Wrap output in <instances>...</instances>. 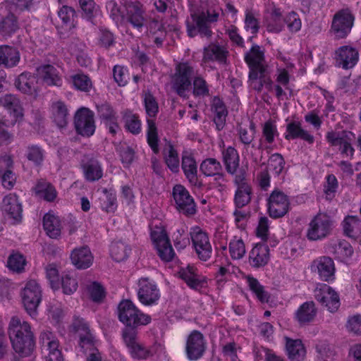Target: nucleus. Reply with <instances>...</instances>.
I'll use <instances>...</instances> for the list:
<instances>
[{
	"mask_svg": "<svg viewBox=\"0 0 361 361\" xmlns=\"http://www.w3.org/2000/svg\"><path fill=\"white\" fill-rule=\"evenodd\" d=\"M122 338L131 357L136 360H146L153 355L151 348L145 347L137 337L136 331L133 329L125 328Z\"/></svg>",
	"mask_w": 361,
	"mask_h": 361,
	"instance_id": "0eeeda50",
	"label": "nucleus"
},
{
	"mask_svg": "<svg viewBox=\"0 0 361 361\" xmlns=\"http://www.w3.org/2000/svg\"><path fill=\"white\" fill-rule=\"evenodd\" d=\"M220 10H208L207 13L191 14V20H188L187 32L190 37L200 35L202 37L209 38L212 31L209 23L216 22L219 19Z\"/></svg>",
	"mask_w": 361,
	"mask_h": 361,
	"instance_id": "f03ea898",
	"label": "nucleus"
},
{
	"mask_svg": "<svg viewBox=\"0 0 361 361\" xmlns=\"http://www.w3.org/2000/svg\"><path fill=\"white\" fill-rule=\"evenodd\" d=\"M38 78L47 85L60 86L61 79L57 69L51 65H43L37 68Z\"/></svg>",
	"mask_w": 361,
	"mask_h": 361,
	"instance_id": "c9c22d12",
	"label": "nucleus"
},
{
	"mask_svg": "<svg viewBox=\"0 0 361 361\" xmlns=\"http://www.w3.org/2000/svg\"><path fill=\"white\" fill-rule=\"evenodd\" d=\"M20 61V54L16 47L0 45V66L12 68L17 66Z\"/></svg>",
	"mask_w": 361,
	"mask_h": 361,
	"instance_id": "c85d7f7f",
	"label": "nucleus"
},
{
	"mask_svg": "<svg viewBox=\"0 0 361 361\" xmlns=\"http://www.w3.org/2000/svg\"><path fill=\"white\" fill-rule=\"evenodd\" d=\"M83 171L85 178L89 181H95L100 179L103 176L102 169L99 162L92 161L83 166Z\"/></svg>",
	"mask_w": 361,
	"mask_h": 361,
	"instance_id": "5fc2aeb1",
	"label": "nucleus"
},
{
	"mask_svg": "<svg viewBox=\"0 0 361 361\" xmlns=\"http://www.w3.org/2000/svg\"><path fill=\"white\" fill-rule=\"evenodd\" d=\"M200 169L205 176H215L222 172V166L217 159L207 158L202 161Z\"/></svg>",
	"mask_w": 361,
	"mask_h": 361,
	"instance_id": "3c124183",
	"label": "nucleus"
},
{
	"mask_svg": "<svg viewBox=\"0 0 361 361\" xmlns=\"http://www.w3.org/2000/svg\"><path fill=\"white\" fill-rule=\"evenodd\" d=\"M181 168L191 186L200 188L202 183L197 176V164L194 155L184 151L182 154Z\"/></svg>",
	"mask_w": 361,
	"mask_h": 361,
	"instance_id": "4be33fe9",
	"label": "nucleus"
},
{
	"mask_svg": "<svg viewBox=\"0 0 361 361\" xmlns=\"http://www.w3.org/2000/svg\"><path fill=\"white\" fill-rule=\"evenodd\" d=\"M270 254L268 245L256 244L249 254V263L254 268L264 267L269 261Z\"/></svg>",
	"mask_w": 361,
	"mask_h": 361,
	"instance_id": "cd10ccee",
	"label": "nucleus"
},
{
	"mask_svg": "<svg viewBox=\"0 0 361 361\" xmlns=\"http://www.w3.org/2000/svg\"><path fill=\"white\" fill-rule=\"evenodd\" d=\"M77 133L84 137L92 136L96 129L94 113L87 108H81L75 116Z\"/></svg>",
	"mask_w": 361,
	"mask_h": 361,
	"instance_id": "f3484780",
	"label": "nucleus"
},
{
	"mask_svg": "<svg viewBox=\"0 0 361 361\" xmlns=\"http://www.w3.org/2000/svg\"><path fill=\"white\" fill-rule=\"evenodd\" d=\"M123 5L126 10L128 20L134 27L141 28L145 20L142 4L137 0H124Z\"/></svg>",
	"mask_w": 361,
	"mask_h": 361,
	"instance_id": "bb28decb",
	"label": "nucleus"
},
{
	"mask_svg": "<svg viewBox=\"0 0 361 361\" xmlns=\"http://www.w3.org/2000/svg\"><path fill=\"white\" fill-rule=\"evenodd\" d=\"M43 227L51 238L56 239L60 237L62 229L61 222L54 214L48 213L44 216Z\"/></svg>",
	"mask_w": 361,
	"mask_h": 361,
	"instance_id": "58836bf2",
	"label": "nucleus"
},
{
	"mask_svg": "<svg viewBox=\"0 0 361 361\" xmlns=\"http://www.w3.org/2000/svg\"><path fill=\"white\" fill-rule=\"evenodd\" d=\"M145 111L147 116V140L152 151L159 152V137L157 128L154 121L159 111V106L155 98L149 93H146L144 97Z\"/></svg>",
	"mask_w": 361,
	"mask_h": 361,
	"instance_id": "20e7f679",
	"label": "nucleus"
},
{
	"mask_svg": "<svg viewBox=\"0 0 361 361\" xmlns=\"http://www.w3.org/2000/svg\"><path fill=\"white\" fill-rule=\"evenodd\" d=\"M353 134L348 131L329 132L326 139L331 145L338 147L341 153L346 157H352L354 154V149L352 147Z\"/></svg>",
	"mask_w": 361,
	"mask_h": 361,
	"instance_id": "aec40b11",
	"label": "nucleus"
},
{
	"mask_svg": "<svg viewBox=\"0 0 361 361\" xmlns=\"http://www.w3.org/2000/svg\"><path fill=\"white\" fill-rule=\"evenodd\" d=\"M265 25L269 32L279 33L284 27V18L279 8L271 6L268 8L265 17Z\"/></svg>",
	"mask_w": 361,
	"mask_h": 361,
	"instance_id": "2f4dec72",
	"label": "nucleus"
},
{
	"mask_svg": "<svg viewBox=\"0 0 361 361\" xmlns=\"http://www.w3.org/2000/svg\"><path fill=\"white\" fill-rule=\"evenodd\" d=\"M310 271L317 274L324 281L329 282L334 280L335 264L332 258L321 256L314 259L310 265Z\"/></svg>",
	"mask_w": 361,
	"mask_h": 361,
	"instance_id": "a211bd4d",
	"label": "nucleus"
},
{
	"mask_svg": "<svg viewBox=\"0 0 361 361\" xmlns=\"http://www.w3.org/2000/svg\"><path fill=\"white\" fill-rule=\"evenodd\" d=\"M173 197L177 209L185 214H193L196 212L195 204L188 190L182 185L177 184L173 188Z\"/></svg>",
	"mask_w": 361,
	"mask_h": 361,
	"instance_id": "6ab92c4d",
	"label": "nucleus"
},
{
	"mask_svg": "<svg viewBox=\"0 0 361 361\" xmlns=\"http://www.w3.org/2000/svg\"><path fill=\"white\" fill-rule=\"evenodd\" d=\"M235 186L234 204L235 207L242 208L251 201L252 187L246 179V172L240 171L233 178Z\"/></svg>",
	"mask_w": 361,
	"mask_h": 361,
	"instance_id": "f8f14e48",
	"label": "nucleus"
},
{
	"mask_svg": "<svg viewBox=\"0 0 361 361\" xmlns=\"http://www.w3.org/2000/svg\"><path fill=\"white\" fill-rule=\"evenodd\" d=\"M1 210L6 219L15 224L22 219V205L15 194H9L4 197L1 203Z\"/></svg>",
	"mask_w": 361,
	"mask_h": 361,
	"instance_id": "412c9836",
	"label": "nucleus"
},
{
	"mask_svg": "<svg viewBox=\"0 0 361 361\" xmlns=\"http://www.w3.org/2000/svg\"><path fill=\"white\" fill-rule=\"evenodd\" d=\"M212 109L214 114V121L218 130H221L224 127L227 116L226 108L224 102L219 98L214 97L212 102Z\"/></svg>",
	"mask_w": 361,
	"mask_h": 361,
	"instance_id": "09e8293b",
	"label": "nucleus"
},
{
	"mask_svg": "<svg viewBox=\"0 0 361 361\" xmlns=\"http://www.w3.org/2000/svg\"><path fill=\"white\" fill-rule=\"evenodd\" d=\"M289 204L287 195L279 190H274L267 200L269 216L274 219L283 216L289 209Z\"/></svg>",
	"mask_w": 361,
	"mask_h": 361,
	"instance_id": "2eb2a0df",
	"label": "nucleus"
},
{
	"mask_svg": "<svg viewBox=\"0 0 361 361\" xmlns=\"http://www.w3.org/2000/svg\"><path fill=\"white\" fill-rule=\"evenodd\" d=\"M34 191L35 195L46 201H53L56 197L55 188L48 182L44 180H39L36 184Z\"/></svg>",
	"mask_w": 361,
	"mask_h": 361,
	"instance_id": "a18cd8bd",
	"label": "nucleus"
},
{
	"mask_svg": "<svg viewBox=\"0 0 361 361\" xmlns=\"http://www.w3.org/2000/svg\"><path fill=\"white\" fill-rule=\"evenodd\" d=\"M358 51L351 46H343L336 51V61L343 68H351L358 61Z\"/></svg>",
	"mask_w": 361,
	"mask_h": 361,
	"instance_id": "a878e982",
	"label": "nucleus"
},
{
	"mask_svg": "<svg viewBox=\"0 0 361 361\" xmlns=\"http://www.w3.org/2000/svg\"><path fill=\"white\" fill-rule=\"evenodd\" d=\"M250 71H266L264 53L258 45H254L245 56Z\"/></svg>",
	"mask_w": 361,
	"mask_h": 361,
	"instance_id": "473e14b6",
	"label": "nucleus"
},
{
	"mask_svg": "<svg viewBox=\"0 0 361 361\" xmlns=\"http://www.w3.org/2000/svg\"><path fill=\"white\" fill-rule=\"evenodd\" d=\"M86 290L94 302H100L104 298V289L102 286L95 281L90 282L86 286Z\"/></svg>",
	"mask_w": 361,
	"mask_h": 361,
	"instance_id": "774afa93",
	"label": "nucleus"
},
{
	"mask_svg": "<svg viewBox=\"0 0 361 361\" xmlns=\"http://www.w3.org/2000/svg\"><path fill=\"white\" fill-rule=\"evenodd\" d=\"M13 165V160L9 155L5 154L0 157V173H3L1 183L3 186L10 190L16 183V176L13 173L9 170Z\"/></svg>",
	"mask_w": 361,
	"mask_h": 361,
	"instance_id": "f704fd0d",
	"label": "nucleus"
},
{
	"mask_svg": "<svg viewBox=\"0 0 361 361\" xmlns=\"http://www.w3.org/2000/svg\"><path fill=\"white\" fill-rule=\"evenodd\" d=\"M222 161L228 173L236 176L240 171H245L243 169L239 168L240 157L237 150L228 147L221 152Z\"/></svg>",
	"mask_w": 361,
	"mask_h": 361,
	"instance_id": "c756f323",
	"label": "nucleus"
},
{
	"mask_svg": "<svg viewBox=\"0 0 361 361\" xmlns=\"http://www.w3.org/2000/svg\"><path fill=\"white\" fill-rule=\"evenodd\" d=\"M119 320L127 326L137 327L149 324L152 318L140 311L132 301L122 300L118 307Z\"/></svg>",
	"mask_w": 361,
	"mask_h": 361,
	"instance_id": "7ed1b4c3",
	"label": "nucleus"
},
{
	"mask_svg": "<svg viewBox=\"0 0 361 361\" xmlns=\"http://www.w3.org/2000/svg\"><path fill=\"white\" fill-rule=\"evenodd\" d=\"M125 127L134 135L139 134L142 130V123L136 114H126L125 117Z\"/></svg>",
	"mask_w": 361,
	"mask_h": 361,
	"instance_id": "0e129e2a",
	"label": "nucleus"
},
{
	"mask_svg": "<svg viewBox=\"0 0 361 361\" xmlns=\"http://www.w3.org/2000/svg\"><path fill=\"white\" fill-rule=\"evenodd\" d=\"M275 77L276 82V85L274 86L275 94L279 99H281L285 95L282 86L288 89L290 75L286 69L279 68L276 70Z\"/></svg>",
	"mask_w": 361,
	"mask_h": 361,
	"instance_id": "49530a36",
	"label": "nucleus"
},
{
	"mask_svg": "<svg viewBox=\"0 0 361 361\" xmlns=\"http://www.w3.org/2000/svg\"><path fill=\"white\" fill-rule=\"evenodd\" d=\"M314 297L331 312H336L340 307L338 294L326 284H320L315 288Z\"/></svg>",
	"mask_w": 361,
	"mask_h": 361,
	"instance_id": "dca6fc26",
	"label": "nucleus"
},
{
	"mask_svg": "<svg viewBox=\"0 0 361 361\" xmlns=\"http://www.w3.org/2000/svg\"><path fill=\"white\" fill-rule=\"evenodd\" d=\"M178 274L180 278L192 289L199 290L207 286V278L200 274L197 268L193 265H188L181 268Z\"/></svg>",
	"mask_w": 361,
	"mask_h": 361,
	"instance_id": "b1692460",
	"label": "nucleus"
},
{
	"mask_svg": "<svg viewBox=\"0 0 361 361\" xmlns=\"http://www.w3.org/2000/svg\"><path fill=\"white\" fill-rule=\"evenodd\" d=\"M190 238L198 258L202 261L209 259L212 254V247L208 234L200 227H194L191 229Z\"/></svg>",
	"mask_w": 361,
	"mask_h": 361,
	"instance_id": "9b49d317",
	"label": "nucleus"
},
{
	"mask_svg": "<svg viewBox=\"0 0 361 361\" xmlns=\"http://www.w3.org/2000/svg\"><path fill=\"white\" fill-rule=\"evenodd\" d=\"M355 18L349 9H343L338 11L332 20L331 32L335 37L342 39L345 37L350 32Z\"/></svg>",
	"mask_w": 361,
	"mask_h": 361,
	"instance_id": "ddd939ff",
	"label": "nucleus"
},
{
	"mask_svg": "<svg viewBox=\"0 0 361 361\" xmlns=\"http://www.w3.org/2000/svg\"><path fill=\"white\" fill-rule=\"evenodd\" d=\"M51 118L54 123L59 127L66 126L68 118V110L64 102L58 100L53 102L51 106Z\"/></svg>",
	"mask_w": 361,
	"mask_h": 361,
	"instance_id": "4c0bfd02",
	"label": "nucleus"
},
{
	"mask_svg": "<svg viewBox=\"0 0 361 361\" xmlns=\"http://www.w3.org/2000/svg\"><path fill=\"white\" fill-rule=\"evenodd\" d=\"M137 285V297L142 305L149 306L157 303L160 298V291L153 280L141 278Z\"/></svg>",
	"mask_w": 361,
	"mask_h": 361,
	"instance_id": "4468645a",
	"label": "nucleus"
},
{
	"mask_svg": "<svg viewBox=\"0 0 361 361\" xmlns=\"http://www.w3.org/2000/svg\"><path fill=\"white\" fill-rule=\"evenodd\" d=\"M331 249V252L336 257L341 260H345L353 254L351 245L345 240H339L332 243Z\"/></svg>",
	"mask_w": 361,
	"mask_h": 361,
	"instance_id": "de8ad7c7",
	"label": "nucleus"
},
{
	"mask_svg": "<svg viewBox=\"0 0 361 361\" xmlns=\"http://www.w3.org/2000/svg\"><path fill=\"white\" fill-rule=\"evenodd\" d=\"M71 80L74 87L80 91L89 92L92 87V83L90 78L84 74H75L71 76Z\"/></svg>",
	"mask_w": 361,
	"mask_h": 361,
	"instance_id": "e2e57ef3",
	"label": "nucleus"
},
{
	"mask_svg": "<svg viewBox=\"0 0 361 361\" xmlns=\"http://www.w3.org/2000/svg\"><path fill=\"white\" fill-rule=\"evenodd\" d=\"M317 308L312 301L302 303L295 312V319L300 325H306L312 322L317 315Z\"/></svg>",
	"mask_w": 361,
	"mask_h": 361,
	"instance_id": "72a5a7b5",
	"label": "nucleus"
},
{
	"mask_svg": "<svg viewBox=\"0 0 361 361\" xmlns=\"http://www.w3.org/2000/svg\"><path fill=\"white\" fill-rule=\"evenodd\" d=\"M130 252V248L123 242H115L111 245L110 253L116 262L125 260Z\"/></svg>",
	"mask_w": 361,
	"mask_h": 361,
	"instance_id": "6e6d98bb",
	"label": "nucleus"
},
{
	"mask_svg": "<svg viewBox=\"0 0 361 361\" xmlns=\"http://www.w3.org/2000/svg\"><path fill=\"white\" fill-rule=\"evenodd\" d=\"M250 85V87L260 92L264 83H271V81L269 78L265 75V71H252L249 73Z\"/></svg>",
	"mask_w": 361,
	"mask_h": 361,
	"instance_id": "4d7b16f0",
	"label": "nucleus"
},
{
	"mask_svg": "<svg viewBox=\"0 0 361 361\" xmlns=\"http://www.w3.org/2000/svg\"><path fill=\"white\" fill-rule=\"evenodd\" d=\"M20 297L26 311L32 316L42 298V290L37 281H27L20 291Z\"/></svg>",
	"mask_w": 361,
	"mask_h": 361,
	"instance_id": "6e6552de",
	"label": "nucleus"
},
{
	"mask_svg": "<svg viewBox=\"0 0 361 361\" xmlns=\"http://www.w3.org/2000/svg\"><path fill=\"white\" fill-rule=\"evenodd\" d=\"M197 74L194 67L188 63H180L176 67L171 78L173 88L180 97H186L191 89V78Z\"/></svg>",
	"mask_w": 361,
	"mask_h": 361,
	"instance_id": "423d86ee",
	"label": "nucleus"
},
{
	"mask_svg": "<svg viewBox=\"0 0 361 361\" xmlns=\"http://www.w3.org/2000/svg\"><path fill=\"white\" fill-rule=\"evenodd\" d=\"M70 259L78 269H86L92 265L94 256L87 246H82L71 251Z\"/></svg>",
	"mask_w": 361,
	"mask_h": 361,
	"instance_id": "393cba45",
	"label": "nucleus"
},
{
	"mask_svg": "<svg viewBox=\"0 0 361 361\" xmlns=\"http://www.w3.org/2000/svg\"><path fill=\"white\" fill-rule=\"evenodd\" d=\"M61 288L64 294H73L78 288L77 279L70 274L63 275L61 277Z\"/></svg>",
	"mask_w": 361,
	"mask_h": 361,
	"instance_id": "338daca9",
	"label": "nucleus"
},
{
	"mask_svg": "<svg viewBox=\"0 0 361 361\" xmlns=\"http://www.w3.org/2000/svg\"><path fill=\"white\" fill-rule=\"evenodd\" d=\"M164 159L168 168L173 172L177 173L180 169V160L178 152L172 145L166 147L163 151Z\"/></svg>",
	"mask_w": 361,
	"mask_h": 361,
	"instance_id": "8fccbe9b",
	"label": "nucleus"
},
{
	"mask_svg": "<svg viewBox=\"0 0 361 361\" xmlns=\"http://www.w3.org/2000/svg\"><path fill=\"white\" fill-rule=\"evenodd\" d=\"M8 334L15 351L23 356L31 353L34 347L33 334L27 322L13 317L8 326Z\"/></svg>",
	"mask_w": 361,
	"mask_h": 361,
	"instance_id": "f257e3e1",
	"label": "nucleus"
},
{
	"mask_svg": "<svg viewBox=\"0 0 361 361\" xmlns=\"http://www.w3.org/2000/svg\"><path fill=\"white\" fill-rule=\"evenodd\" d=\"M286 350L288 357L292 361L302 360L306 354V350L302 341L299 339H290L286 338Z\"/></svg>",
	"mask_w": 361,
	"mask_h": 361,
	"instance_id": "a19ab883",
	"label": "nucleus"
},
{
	"mask_svg": "<svg viewBox=\"0 0 361 361\" xmlns=\"http://www.w3.org/2000/svg\"><path fill=\"white\" fill-rule=\"evenodd\" d=\"M73 327L80 334V345L82 348H90L93 346V337L89 332V327L85 321L82 319H77L73 323Z\"/></svg>",
	"mask_w": 361,
	"mask_h": 361,
	"instance_id": "ea45409f",
	"label": "nucleus"
},
{
	"mask_svg": "<svg viewBox=\"0 0 361 361\" xmlns=\"http://www.w3.org/2000/svg\"><path fill=\"white\" fill-rule=\"evenodd\" d=\"M25 156L34 165L39 166L44 159L45 151L39 145H29L25 149Z\"/></svg>",
	"mask_w": 361,
	"mask_h": 361,
	"instance_id": "603ef678",
	"label": "nucleus"
},
{
	"mask_svg": "<svg viewBox=\"0 0 361 361\" xmlns=\"http://www.w3.org/2000/svg\"><path fill=\"white\" fill-rule=\"evenodd\" d=\"M39 344L46 361H62L59 342L56 335L49 331H43L39 336Z\"/></svg>",
	"mask_w": 361,
	"mask_h": 361,
	"instance_id": "1a4fd4ad",
	"label": "nucleus"
},
{
	"mask_svg": "<svg viewBox=\"0 0 361 361\" xmlns=\"http://www.w3.org/2000/svg\"><path fill=\"white\" fill-rule=\"evenodd\" d=\"M70 51L82 67H88L92 64V59L87 54V47L81 42H76L70 45Z\"/></svg>",
	"mask_w": 361,
	"mask_h": 361,
	"instance_id": "c03bdc74",
	"label": "nucleus"
},
{
	"mask_svg": "<svg viewBox=\"0 0 361 361\" xmlns=\"http://www.w3.org/2000/svg\"><path fill=\"white\" fill-rule=\"evenodd\" d=\"M228 54V52L224 47L216 44H210L204 49L202 61L204 63L216 61L224 64L226 63Z\"/></svg>",
	"mask_w": 361,
	"mask_h": 361,
	"instance_id": "7c9ffc66",
	"label": "nucleus"
},
{
	"mask_svg": "<svg viewBox=\"0 0 361 361\" xmlns=\"http://www.w3.org/2000/svg\"><path fill=\"white\" fill-rule=\"evenodd\" d=\"M229 252L232 259H240L245 255V245L242 239L234 238L229 243Z\"/></svg>",
	"mask_w": 361,
	"mask_h": 361,
	"instance_id": "bf43d9fd",
	"label": "nucleus"
},
{
	"mask_svg": "<svg viewBox=\"0 0 361 361\" xmlns=\"http://www.w3.org/2000/svg\"><path fill=\"white\" fill-rule=\"evenodd\" d=\"M245 279L250 290L255 295L256 298L261 302H267L269 295L258 280L251 276H247Z\"/></svg>",
	"mask_w": 361,
	"mask_h": 361,
	"instance_id": "864d4df0",
	"label": "nucleus"
},
{
	"mask_svg": "<svg viewBox=\"0 0 361 361\" xmlns=\"http://www.w3.org/2000/svg\"><path fill=\"white\" fill-rule=\"evenodd\" d=\"M344 233L353 238H357L361 235V219L357 216H348L343 221Z\"/></svg>",
	"mask_w": 361,
	"mask_h": 361,
	"instance_id": "37998d69",
	"label": "nucleus"
},
{
	"mask_svg": "<svg viewBox=\"0 0 361 361\" xmlns=\"http://www.w3.org/2000/svg\"><path fill=\"white\" fill-rule=\"evenodd\" d=\"M298 137L307 141L310 144L314 142V137L307 130L302 129L300 123L291 122L287 126L285 138L289 140Z\"/></svg>",
	"mask_w": 361,
	"mask_h": 361,
	"instance_id": "79ce46f5",
	"label": "nucleus"
},
{
	"mask_svg": "<svg viewBox=\"0 0 361 361\" xmlns=\"http://www.w3.org/2000/svg\"><path fill=\"white\" fill-rule=\"evenodd\" d=\"M25 265L26 259L25 257L18 252L13 253L8 257V267L13 271L22 272Z\"/></svg>",
	"mask_w": 361,
	"mask_h": 361,
	"instance_id": "69168bd1",
	"label": "nucleus"
},
{
	"mask_svg": "<svg viewBox=\"0 0 361 361\" xmlns=\"http://www.w3.org/2000/svg\"><path fill=\"white\" fill-rule=\"evenodd\" d=\"M253 353L256 361H261L264 359L266 361H284L277 356L271 350L262 346L255 347Z\"/></svg>",
	"mask_w": 361,
	"mask_h": 361,
	"instance_id": "052dcab7",
	"label": "nucleus"
},
{
	"mask_svg": "<svg viewBox=\"0 0 361 361\" xmlns=\"http://www.w3.org/2000/svg\"><path fill=\"white\" fill-rule=\"evenodd\" d=\"M206 343L203 335L198 331H193L186 341V353L190 360H197L203 355Z\"/></svg>",
	"mask_w": 361,
	"mask_h": 361,
	"instance_id": "5701e85b",
	"label": "nucleus"
},
{
	"mask_svg": "<svg viewBox=\"0 0 361 361\" xmlns=\"http://www.w3.org/2000/svg\"><path fill=\"white\" fill-rule=\"evenodd\" d=\"M36 77L27 72L21 73L16 80L15 85L23 93L32 94L37 89Z\"/></svg>",
	"mask_w": 361,
	"mask_h": 361,
	"instance_id": "e433bc0d",
	"label": "nucleus"
},
{
	"mask_svg": "<svg viewBox=\"0 0 361 361\" xmlns=\"http://www.w3.org/2000/svg\"><path fill=\"white\" fill-rule=\"evenodd\" d=\"M102 209L106 212H114L117 208L116 194L104 190V195L100 198Z\"/></svg>",
	"mask_w": 361,
	"mask_h": 361,
	"instance_id": "680f3d73",
	"label": "nucleus"
},
{
	"mask_svg": "<svg viewBox=\"0 0 361 361\" xmlns=\"http://www.w3.org/2000/svg\"><path fill=\"white\" fill-rule=\"evenodd\" d=\"M0 105L8 111V116L2 118V123L7 127H13L23 116V109L18 99L13 94L0 97Z\"/></svg>",
	"mask_w": 361,
	"mask_h": 361,
	"instance_id": "9d476101",
	"label": "nucleus"
},
{
	"mask_svg": "<svg viewBox=\"0 0 361 361\" xmlns=\"http://www.w3.org/2000/svg\"><path fill=\"white\" fill-rule=\"evenodd\" d=\"M238 137L245 145H250L255 138V126L252 122L249 126L240 125L238 128Z\"/></svg>",
	"mask_w": 361,
	"mask_h": 361,
	"instance_id": "13d9d810",
	"label": "nucleus"
},
{
	"mask_svg": "<svg viewBox=\"0 0 361 361\" xmlns=\"http://www.w3.org/2000/svg\"><path fill=\"white\" fill-rule=\"evenodd\" d=\"M333 226L331 216L326 213L319 212L310 221L306 237L310 241L322 240L331 234Z\"/></svg>",
	"mask_w": 361,
	"mask_h": 361,
	"instance_id": "39448f33",
	"label": "nucleus"
}]
</instances>
